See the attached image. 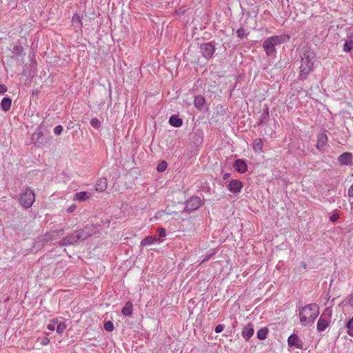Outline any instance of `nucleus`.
I'll return each instance as SVG.
<instances>
[{
  "mask_svg": "<svg viewBox=\"0 0 353 353\" xmlns=\"http://www.w3.org/2000/svg\"><path fill=\"white\" fill-rule=\"evenodd\" d=\"M319 309L318 305L315 303L308 304L302 307L299 312L301 325L305 326L313 323L319 314Z\"/></svg>",
  "mask_w": 353,
  "mask_h": 353,
  "instance_id": "obj_3",
  "label": "nucleus"
},
{
  "mask_svg": "<svg viewBox=\"0 0 353 353\" xmlns=\"http://www.w3.org/2000/svg\"><path fill=\"white\" fill-rule=\"evenodd\" d=\"M201 205V200L198 196H192L186 201L185 210L187 212H193L197 210Z\"/></svg>",
  "mask_w": 353,
  "mask_h": 353,
  "instance_id": "obj_8",
  "label": "nucleus"
},
{
  "mask_svg": "<svg viewBox=\"0 0 353 353\" xmlns=\"http://www.w3.org/2000/svg\"><path fill=\"white\" fill-rule=\"evenodd\" d=\"M167 163L165 161H162L160 163H159L157 166V170L159 172H164L167 168Z\"/></svg>",
  "mask_w": 353,
  "mask_h": 353,
  "instance_id": "obj_34",
  "label": "nucleus"
},
{
  "mask_svg": "<svg viewBox=\"0 0 353 353\" xmlns=\"http://www.w3.org/2000/svg\"><path fill=\"white\" fill-rule=\"evenodd\" d=\"M352 159H353V155L352 153L343 152L339 157L338 161L341 165H353Z\"/></svg>",
  "mask_w": 353,
  "mask_h": 353,
  "instance_id": "obj_12",
  "label": "nucleus"
},
{
  "mask_svg": "<svg viewBox=\"0 0 353 353\" xmlns=\"http://www.w3.org/2000/svg\"><path fill=\"white\" fill-rule=\"evenodd\" d=\"M57 324V321H53L52 323H49L47 326V328L50 331H54L56 330V325Z\"/></svg>",
  "mask_w": 353,
  "mask_h": 353,
  "instance_id": "obj_37",
  "label": "nucleus"
},
{
  "mask_svg": "<svg viewBox=\"0 0 353 353\" xmlns=\"http://www.w3.org/2000/svg\"><path fill=\"white\" fill-rule=\"evenodd\" d=\"M224 329V325H221V324H219L218 325L216 326L215 327V332L216 333H220Z\"/></svg>",
  "mask_w": 353,
  "mask_h": 353,
  "instance_id": "obj_40",
  "label": "nucleus"
},
{
  "mask_svg": "<svg viewBox=\"0 0 353 353\" xmlns=\"http://www.w3.org/2000/svg\"><path fill=\"white\" fill-rule=\"evenodd\" d=\"M300 57L301 64L299 67V77L301 79H305L313 70V64L316 55L310 48L304 47L301 50Z\"/></svg>",
  "mask_w": 353,
  "mask_h": 353,
  "instance_id": "obj_2",
  "label": "nucleus"
},
{
  "mask_svg": "<svg viewBox=\"0 0 353 353\" xmlns=\"http://www.w3.org/2000/svg\"><path fill=\"white\" fill-rule=\"evenodd\" d=\"M108 187V181L105 178L99 179L95 185V190L98 192H103Z\"/></svg>",
  "mask_w": 353,
  "mask_h": 353,
  "instance_id": "obj_18",
  "label": "nucleus"
},
{
  "mask_svg": "<svg viewBox=\"0 0 353 353\" xmlns=\"http://www.w3.org/2000/svg\"><path fill=\"white\" fill-rule=\"evenodd\" d=\"M289 37L283 35L272 36L265 39L263 43V48L268 56H273L275 54V46L285 43Z\"/></svg>",
  "mask_w": 353,
  "mask_h": 353,
  "instance_id": "obj_4",
  "label": "nucleus"
},
{
  "mask_svg": "<svg viewBox=\"0 0 353 353\" xmlns=\"http://www.w3.org/2000/svg\"><path fill=\"white\" fill-rule=\"evenodd\" d=\"M72 20H73V21H78L80 23V25L81 26V21L80 17L79 15H77V14L74 15Z\"/></svg>",
  "mask_w": 353,
  "mask_h": 353,
  "instance_id": "obj_43",
  "label": "nucleus"
},
{
  "mask_svg": "<svg viewBox=\"0 0 353 353\" xmlns=\"http://www.w3.org/2000/svg\"><path fill=\"white\" fill-rule=\"evenodd\" d=\"M254 327L251 323H248L246 326L243 328L241 334L242 336L246 340L248 341L254 334Z\"/></svg>",
  "mask_w": 353,
  "mask_h": 353,
  "instance_id": "obj_15",
  "label": "nucleus"
},
{
  "mask_svg": "<svg viewBox=\"0 0 353 353\" xmlns=\"http://www.w3.org/2000/svg\"><path fill=\"white\" fill-rule=\"evenodd\" d=\"M90 124L95 129H99L101 126V121L97 118H93L90 121Z\"/></svg>",
  "mask_w": 353,
  "mask_h": 353,
  "instance_id": "obj_32",
  "label": "nucleus"
},
{
  "mask_svg": "<svg viewBox=\"0 0 353 353\" xmlns=\"http://www.w3.org/2000/svg\"><path fill=\"white\" fill-rule=\"evenodd\" d=\"M76 206L74 205L70 206L68 209V212H72L74 211V210L75 209Z\"/></svg>",
  "mask_w": 353,
  "mask_h": 353,
  "instance_id": "obj_46",
  "label": "nucleus"
},
{
  "mask_svg": "<svg viewBox=\"0 0 353 353\" xmlns=\"http://www.w3.org/2000/svg\"><path fill=\"white\" fill-rule=\"evenodd\" d=\"M91 195H92L91 193H90L88 192H85V191L79 192H77L74 194V199L78 200L79 201H84L90 199L91 198Z\"/></svg>",
  "mask_w": 353,
  "mask_h": 353,
  "instance_id": "obj_19",
  "label": "nucleus"
},
{
  "mask_svg": "<svg viewBox=\"0 0 353 353\" xmlns=\"http://www.w3.org/2000/svg\"><path fill=\"white\" fill-rule=\"evenodd\" d=\"M35 201V194L33 190L29 188H26L21 190L19 194V203L25 209L32 207Z\"/></svg>",
  "mask_w": 353,
  "mask_h": 353,
  "instance_id": "obj_5",
  "label": "nucleus"
},
{
  "mask_svg": "<svg viewBox=\"0 0 353 353\" xmlns=\"http://www.w3.org/2000/svg\"><path fill=\"white\" fill-rule=\"evenodd\" d=\"M12 54L14 56H20L23 52V48L21 45H16L13 47Z\"/></svg>",
  "mask_w": 353,
  "mask_h": 353,
  "instance_id": "obj_27",
  "label": "nucleus"
},
{
  "mask_svg": "<svg viewBox=\"0 0 353 353\" xmlns=\"http://www.w3.org/2000/svg\"><path fill=\"white\" fill-rule=\"evenodd\" d=\"M32 143L37 147H41L43 144V134L40 130H36L31 137Z\"/></svg>",
  "mask_w": 353,
  "mask_h": 353,
  "instance_id": "obj_13",
  "label": "nucleus"
},
{
  "mask_svg": "<svg viewBox=\"0 0 353 353\" xmlns=\"http://www.w3.org/2000/svg\"><path fill=\"white\" fill-rule=\"evenodd\" d=\"M202 141V132H197L194 134V142L196 143H201Z\"/></svg>",
  "mask_w": 353,
  "mask_h": 353,
  "instance_id": "obj_35",
  "label": "nucleus"
},
{
  "mask_svg": "<svg viewBox=\"0 0 353 353\" xmlns=\"http://www.w3.org/2000/svg\"><path fill=\"white\" fill-rule=\"evenodd\" d=\"M157 232L161 237H165L166 236L165 230L163 228H159L157 229Z\"/></svg>",
  "mask_w": 353,
  "mask_h": 353,
  "instance_id": "obj_38",
  "label": "nucleus"
},
{
  "mask_svg": "<svg viewBox=\"0 0 353 353\" xmlns=\"http://www.w3.org/2000/svg\"><path fill=\"white\" fill-rule=\"evenodd\" d=\"M243 183L240 180L234 179L230 181L228 188L230 192L237 194L241 191Z\"/></svg>",
  "mask_w": 353,
  "mask_h": 353,
  "instance_id": "obj_11",
  "label": "nucleus"
},
{
  "mask_svg": "<svg viewBox=\"0 0 353 353\" xmlns=\"http://www.w3.org/2000/svg\"><path fill=\"white\" fill-rule=\"evenodd\" d=\"M230 176V173H225L223 174V180H226L228 179L229 177Z\"/></svg>",
  "mask_w": 353,
  "mask_h": 353,
  "instance_id": "obj_47",
  "label": "nucleus"
},
{
  "mask_svg": "<svg viewBox=\"0 0 353 353\" xmlns=\"http://www.w3.org/2000/svg\"><path fill=\"white\" fill-rule=\"evenodd\" d=\"M11 104V99L9 97H4L1 102V108L3 112H6L10 109Z\"/></svg>",
  "mask_w": 353,
  "mask_h": 353,
  "instance_id": "obj_20",
  "label": "nucleus"
},
{
  "mask_svg": "<svg viewBox=\"0 0 353 353\" xmlns=\"http://www.w3.org/2000/svg\"><path fill=\"white\" fill-rule=\"evenodd\" d=\"M289 347H295L297 349H303V342L296 334H292L288 339Z\"/></svg>",
  "mask_w": 353,
  "mask_h": 353,
  "instance_id": "obj_10",
  "label": "nucleus"
},
{
  "mask_svg": "<svg viewBox=\"0 0 353 353\" xmlns=\"http://www.w3.org/2000/svg\"><path fill=\"white\" fill-rule=\"evenodd\" d=\"M269 119H270L269 110H268V106L265 105V108L263 109V112L259 119V121L257 123L258 125H262L266 124L268 122Z\"/></svg>",
  "mask_w": 353,
  "mask_h": 353,
  "instance_id": "obj_17",
  "label": "nucleus"
},
{
  "mask_svg": "<svg viewBox=\"0 0 353 353\" xmlns=\"http://www.w3.org/2000/svg\"><path fill=\"white\" fill-rule=\"evenodd\" d=\"M347 303L352 307H353V295L351 294L350 296H348V297L347 298Z\"/></svg>",
  "mask_w": 353,
  "mask_h": 353,
  "instance_id": "obj_42",
  "label": "nucleus"
},
{
  "mask_svg": "<svg viewBox=\"0 0 353 353\" xmlns=\"http://www.w3.org/2000/svg\"><path fill=\"white\" fill-rule=\"evenodd\" d=\"M214 45V41L204 43L200 45V51L203 57H205L207 59H209L212 57L215 52Z\"/></svg>",
  "mask_w": 353,
  "mask_h": 353,
  "instance_id": "obj_7",
  "label": "nucleus"
},
{
  "mask_svg": "<svg viewBox=\"0 0 353 353\" xmlns=\"http://www.w3.org/2000/svg\"><path fill=\"white\" fill-rule=\"evenodd\" d=\"M169 123L171 125L179 128L181 127L183 124V120L179 118L177 115H172L170 117Z\"/></svg>",
  "mask_w": 353,
  "mask_h": 353,
  "instance_id": "obj_21",
  "label": "nucleus"
},
{
  "mask_svg": "<svg viewBox=\"0 0 353 353\" xmlns=\"http://www.w3.org/2000/svg\"><path fill=\"white\" fill-rule=\"evenodd\" d=\"M235 170L239 173H245L248 170V165L245 160L238 159L234 163Z\"/></svg>",
  "mask_w": 353,
  "mask_h": 353,
  "instance_id": "obj_14",
  "label": "nucleus"
},
{
  "mask_svg": "<svg viewBox=\"0 0 353 353\" xmlns=\"http://www.w3.org/2000/svg\"><path fill=\"white\" fill-rule=\"evenodd\" d=\"M331 310L328 307L325 308L317 322V330L319 332H323L328 327L331 321Z\"/></svg>",
  "mask_w": 353,
  "mask_h": 353,
  "instance_id": "obj_6",
  "label": "nucleus"
},
{
  "mask_svg": "<svg viewBox=\"0 0 353 353\" xmlns=\"http://www.w3.org/2000/svg\"><path fill=\"white\" fill-rule=\"evenodd\" d=\"M7 86L4 84H0V93L3 94L7 91Z\"/></svg>",
  "mask_w": 353,
  "mask_h": 353,
  "instance_id": "obj_41",
  "label": "nucleus"
},
{
  "mask_svg": "<svg viewBox=\"0 0 353 353\" xmlns=\"http://www.w3.org/2000/svg\"><path fill=\"white\" fill-rule=\"evenodd\" d=\"M133 305L130 301L127 302L124 307L122 308L121 313L124 316H130L132 314Z\"/></svg>",
  "mask_w": 353,
  "mask_h": 353,
  "instance_id": "obj_25",
  "label": "nucleus"
},
{
  "mask_svg": "<svg viewBox=\"0 0 353 353\" xmlns=\"http://www.w3.org/2000/svg\"><path fill=\"white\" fill-rule=\"evenodd\" d=\"M159 239L156 236H148L145 237L141 242V245L145 246L154 244L155 242L159 241Z\"/></svg>",
  "mask_w": 353,
  "mask_h": 353,
  "instance_id": "obj_23",
  "label": "nucleus"
},
{
  "mask_svg": "<svg viewBox=\"0 0 353 353\" xmlns=\"http://www.w3.org/2000/svg\"><path fill=\"white\" fill-rule=\"evenodd\" d=\"M348 41H351V42L353 43V32H350L348 35H347V39Z\"/></svg>",
  "mask_w": 353,
  "mask_h": 353,
  "instance_id": "obj_45",
  "label": "nucleus"
},
{
  "mask_svg": "<svg viewBox=\"0 0 353 353\" xmlns=\"http://www.w3.org/2000/svg\"><path fill=\"white\" fill-rule=\"evenodd\" d=\"M210 255H208V256H205V257L204 258V259L203 260L202 263H203V262H205V261H208V260H209V259H210Z\"/></svg>",
  "mask_w": 353,
  "mask_h": 353,
  "instance_id": "obj_48",
  "label": "nucleus"
},
{
  "mask_svg": "<svg viewBox=\"0 0 353 353\" xmlns=\"http://www.w3.org/2000/svg\"><path fill=\"white\" fill-rule=\"evenodd\" d=\"M53 131L56 135H60L63 131V127L61 125H57L54 127Z\"/></svg>",
  "mask_w": 353,
  "mask_h": 353,
  "instance_id": "obj_36",
  "label": "nucleus"
},
{
  "mask_svg": "<svg viewBox=\"0 0 353 353\" xmlns=\"http://www.w3.org/2000/svg\"><path fill=\"white\" fill-rule=\"evenodd\" d=\"M346 327L347 328V334L353 336V316L346 323Z\"/></svg>",
  "mask_w": 353,
  "mask_h": 353,
  "instance_id": "obj_28",
  "label": "nucleus"
},
{
  "mask_svg": "<svg viewBox=\"0 0 353 353\" xmlns=\"http://www.w3.org/2000/svg\"><path fill=\"white\" fill-rule=\"evenodd\" d=\"M103 326L104 329L108 332H111L114 329L113 323L110 321H105Z\"/></svg>",
  "mask_w": 353,
  "mask_h": 353,
  "instance_id": "obj_33",
  "label": "nucleus"
},
{
  "mask_svg": "<svg viewBox=\"0 0 353 353\" xmlns=\"http://www.w3.org/2000/svg\"><path fill=\"white\" fill-rule=\"evenodd\" d=\"M263 143L261 138L256 139L253 141L252 148L256 152H261L263 151Z\"/></svg>",
  "mask_w": 353,
  "mask_h": 353,
  "instance_id": "obj_22",
  "label": "nucleus"
},
{
  "mask_svg": "<svg viewBox=\"0 0 353 353\" xmlns=\"http://www.w3.org/2000/svg\"><path fill=\"white\" fill-rule=\"evenodd\" d=\"M339 219L338 214H334L330 216V221L332 222H336Z\"/></svg>",
  "mask_w": 353,
  "mask_h": 353,
  "instance_id": "obj_39",
  "label": "nucleus"
},
{
  "mask_svg": "<svg viewBox=\"0 0 353 353\" xmlns=\"http://www.w3.org/2000/svg\"><path fill=\"white\" fill-rule=\"evenodd\" d=\"M66 329V325L65 323H60L56 326V331L57 333L61 334Z\"/></svg>",
  "mask_w": 353,
  "mask_h": 353,
  "instance_id": "obj_31",
  "label": "nucleus"
},
{
  "mask_svg": "<svg viewBox=\"0 0 353 353\" xmlns=\"http://www.w3.org/2000/svg\"><path fill=\"white\" fill-rule=\"evenodd\" d=\"M65 232L63 229H60L58 230H52L48 232H46L42 237V242H48L52 241L54 239H58L59 236H62Z\"/></svg>",
  "mask_w": 353,
  "mask_h": 353,
  "instance_id": "obj_9",
  "label": "nucleus"
},
{
  "mask_svg": "<svg viewBox=\"0 0 353 353\" xmlns=\"http://www.w3.org/2000/svg\"><path fill=\"white\" fill-rule=\"evenodd\" d=\"M205 103V99L203 96L198 95L195 97L194 103L195 107L199 110H201L203 109Z\"/></svg>",
  "mask_w": 353,
  "mask_h": 353,
  "instance_id": "obj_24",
  "label": "nucleus"
},
{
  "mask_svg": "<svg viewBox=\"0 0 353 353\" xmlns=\"http://www.w3.org/2000/svg\"><path fill=\"white\" fill-rule=\"evenodd\" d=\"M236 34L239 39H243L245 38L248 34L245 32L243 28L241 27L236 30Z\"/></svg>",
  "mask_w": 353,
  "mask_h": 353,
  "instance_id": "obj_30",
  "label": "nucleus"
},
{
  "mask_svg": "<svg viewBox=\"0 0 353 353\" xmlns=\"http://www.w3.org/2000/svg\"><path fill=\"white\" fill-rule=\"evenodd\" d=\"M50 343V339L47 337H45L42 339L41 343L43 345H48Z\"/></svg>",
  "mask_w": 353,
  "mask_h": 353,
  "instance_id": "obj_44",
  "label": "nucleus"
},
{
  "mask_svg": "<svg viewBox=\"0 0 353 353\" xmlns=\"http://www.w3.org/2000/svg\"><path fill=\"white\" fill-rule=\"evenodd\" d=\"M96 226L93 224H87L84 228L78 229L70 234L61 239L58 244L59 246H68L83 241L95 233Z\"/></svg>",
  "mask_w": 353,
  "mask_h": 353,
  "instance_id": "obj_1",
  "label": "nucleus"
},
{
  "mask_svg": "<svg viewBox=\"0 0 353 353\" xmlns=\"http://www.w3.org/2000/svg\"><path fill=\"white\" fill-rule=\"evenodd\" d=\"M269 330L267 327H263L257 331L256 336L259 340H264L267 338Z\"/></svg>",
  "mask_w": 353,
  "mask_h": 353,
  "instance_id": "obj_26",
  "label": "nucleus"
},
{
  "mask_svg": "<svg viewBox=\"0 0 353 353\" xmlns=\"http://www.w3.org/2000/svg\"><path fill=\"white\" fill-rule=\"evenodd\" d=\"M352 50H353V43L347 39L343 45V50L346 52H349Z\"/></svg>",
  "mask_w": 353,
  "mask_h": 353,
  "instance_id": "obj_29",
  "label": "nucleus"
},
{
  "mask_svg": "<svg viewBox=\"0 0 353 353\" xmlns=\"http://www.w3.org/2000/svg\"><path fill=\"white\" fill-rule=\"evenodd\" d=\"M327 137L325 133H321L318 135L317 139V145L316 148L319 150L323 151L324 150V147L325 146L327 142Z\"/></svg>",
  "mask_w": 353,
  "mask_h": 353,
  "instance_id": "obj_16",
  "label": "nucleus"
}]
</instances>
